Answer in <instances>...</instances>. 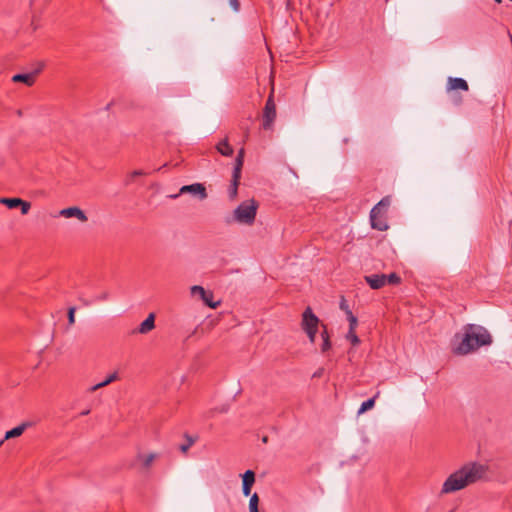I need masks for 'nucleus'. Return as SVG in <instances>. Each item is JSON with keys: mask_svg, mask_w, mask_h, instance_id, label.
<instances>
[{"mask_svg": "<svg viewBox=\"0 0 512 512\" xmlns=\"http://www.w3.org/2000/svg\"><path fill=\"white\" fill-rule=\"evenodd\" d=\"M489 467L479 462H469L448 476L441 494H450L466 488L478 481L486 480Z\"/></svg>", "mask_w": 512, "mask_h": 512, "instance_id": "nucleus-1", "label": "nucleus"}, {"mask_svg": "<svg viewBox=\"0 0 512 512\" xmlns=\"http://www.w3.org/2000/svg\"><path fill=\"white\" fill-rule=\"evenodd\" d=\"M492 342L490 333L482 326L468 324L464 327V335L455 349L459 355L469 354L482 346L489 345Z\"/></svg>", "mask_w": 512, "mask_h": 512, "instance_id": "nucleus-2", "label": "nucleus"}, {"mask_svg": "<svg viewBox=\"0 0 512 512\" xmlns=\"http://www.w3.org/2000/svg\"><path fill=\"white\" fill-rule=\"evenodd\" d=\"M258 202L254 199L243 201L233 211L231 216L226 217V224L238 223L243 225H252L255 222Z\"/></svg>", "mask_w": 512, "mask_h": 512, "instance_id": "nucleus-3", "label": "nucleus"}, {"mask_svg": "<svg viewBox=\"0 0 512 512\" xmlns=\"http://www.w3.org/2000/svg\"><path fill=\"white\" fill-rule=\"evenodd\" d=\"M390 205V199H381L370 211V223L373 229L385 231L388 229L386 213Z\"/></svg>", "mask_w": 512, "mask_h": 512, "instance_id": "nucleus-4", "label": "nucleus"}, {"mask_svg": "<svg viewBox=\"0 0 512 512\" xmlns=\"http://www.w3.org/2000/svg\"><path fill=\"white\" fill-rule=\"evenodd\" d=\"M190 293L193 297H199L203 303L209 308L216 309L220 306V301H214V294L210 290H205L200 285H194L190 288Z\"/></svg>", "mask_w": 512, "mask_h": 512, "instance_id": "nucleus-5", "label": "nucleus"}, {"mask_svg": "<svg viewBox=\"0 0 512 512\" xmlns=\"http://www.w3.org/2000/svg\"><path fill=\"white\" fill-rule=\"evenodd\" d=\"M276 119V105L273 99V91L266 100L265 107L263 110V129L269 130L272 128L273 123Z\"/></svg>", "mask_w": 512, "mask_h": 512, "instance_id": "nucleus-6", "label": "nucleus"}, {"mask_svg": "<svg viewBox=\"0 0 512 512\" xmlns=\"http://www.w3.org/2000/svg\"><path fill=\"white\" fill-rule=\"evenodd\" d=\"M0 203L9 209L20 207L23 215L28 214L31 208V203L24 201L21 198H0Z\"/></svg>", "mask_w": 512, "mask_h": 512, "instance_id": "nucleus-7", "label": "nucleus"}, {"mask_svg": "<svg viewBox=\"0 0 512 512\" xmlns=\"http://www.w3.org/2000/svg\"><path fill=\"white\" fill-rule=\"evenodd\" d=\"M319 319L310 307H307L302 315L303 330H318Z\"/></svg>", "mask_w": 512, "mask_h": 512, "instance_id": "nucleus-8", "label": "nucleus"}, {"mask_svg": "<svg viewBox=\"0 0 512 512\" xmlns=\"http://www.w3.org/2000/svg\"><path fill=\"white\" fill-rule=\"evenodd\" d=\"M190 193L194 196H197L200 200H204L207 198L206 188L201 183H194L191 185L182 186L179 190V194Z\"/></svg>", "mask_w": 512, "mask_h": 512, "instance_id": "nucleus-9", "label": "nucleus"}, {"mask_svg": "<svg viewBox=\"0 0 512 512\" xmlns=\"http://www.w3.org/2000/svg\"><path fill=\"white\" fill-rule=\"evenodd\" d=\"M59 215L65 218L75 217L81 222L88 220L86 214L78 207H68L59 211Z\"/></svg>", "mask_w": 512, "mask_h": 512, "instance_id": "nucleus-10", "label": "nucleus"}, {"mask_svg": "<svg viewBox=\"0 0 512 512\" xmlns=\"http://www.w3.org/2000/svg\"><path fill=\"white\" fill-rule=\"evenodd\" d=\"M42 67L38 68L37 70L31 72V73H23V74H16L12 77V81L14 82H22L26 84L27 86H32L35 83L36 76L41 71Z\"/></svg>", "mask_w": 512, "mask_h": 512, "instance_id": "nucleus-11", "label": "nucleus"}, {"mask_svg": "<svg viewBox=\"0 0 512 512\" xmlns=\"http://www.w3.org/2000/svg\"><path fill=\"white\" fill-rule=\"evenodd\" d=\"M364 279L372 289H380L386 285V275L384 274H372L365 276Z\"/></svg>", "mask_w": 512, "mask_h": 512, "instance_id": "nucleus-12", "label": "nucleus"}, {"mask_svg": "<svg viewBox=\"0 0 512 512\" xmlns=\"http://www.w3.org/2000/svg\"><path fill=\"white\" fill-rule=\"evenodd\" d=\"M155 328V315L150 313L148 317L133 331V333L148 334Z\"/></svg>", "mask_w": 512, "mask_h": 512, "instance_id": "nucleus-13", "label": "nucleus"}, {"mask_svg": "<svg viewBox=\"0 0 512 512\" xmlns=\"http://www.w3.org/2000/svg\"><path fill=\"white\" fill-rule=\"evenodd\" d=\"M463 90L468 91L469 86L466 80L458 77H449L447 81V91Z\"/></svg>", "mask_w": 512, "mask_h": 512, "instance_id": "nucleus-14", "label": "nucleus"}, {"mask_svg": "<svg viewBox=\"0 0 512 512\" xmlns=\"http://www.w3.org/2000/svg\"><path fill=\"white\" fill-rule=\"evenodd\" d=\"M241 173L233 172L231 184L228 188V196L230 200H235L238 195V186L240 184Z\"/></svg>", "mask_w": 512, "mask_h": 512, "instance_id": "nucleus-15", "label": "nucleus"}, {"mask_svg": "<svg viewBox=\"0 0 512 512\" xmlns=\"http://www.w3.org/2000/svg\"><path fill=\"white\" fill-rule=\"evenodd\" d=\"M29 426H30L29 422H24V423L20 424L19 426L14 427L13 429L6 432L4 440H8L11 438L21 436Z\"/></svg>", "mask_w": 512, "mask_h": 512, "instance_id": "nucleus-16", "label": "nucleus"}, {"mask_svg": "<svg viewBox=\"0 0 512 512\" xmlns=\"http://www.w3.org/2000/svg\"><path fill=\"white\" fill-rule=\"evenodd\" d=\"M119 376H118V373L117 372H113L112 374L108 375L105 380H103L102 382L98 383V384H95L93 386H91L88 391L89 392H95L97 391L98 389L100 388H103V387H106L108 386L109 384H111L112 382L118 380Z\"/></svg>", "mask_w": 512, "mask_h": 512, "instance_id": "nucleus-17", "label": "nucleus"}, {"mask_svg": "<svg viewBox=\"0 0 512 512\" xmlns=\"http://www.w3.org/2000/svg\"><path fill=\"white\" fill-rule=\"evenodd\" d=\"M158 454L156 453H149V454H142L139 453L137 455V460H139L142 464V467L145 469H149L152 465V463L157 459Z\"/></svg>", "mask_w": 512, "mask_h": 512, "instance_id": "nucleus-18", "label": "nucleus"}, {"mask_svg": "<svg viewBox=\"0 0 512 512\" xmlns=\"http://www.w3.org/2000/svg\"><path fill=\"white\" fill-rule=\"evenodd\" d=\"M216 148L217 151L223 156H232L234 152L233 148L230 146L227 139L220 141L217 144Z\"/></svg>", "mask_w": 512, "mask_h": 512, "instance_id": "nucleus-19", "label": "nucleus"}, {"mask_svg": "<svg viewBox=\"0 0 512 512\" xmlns=\"http://www.w3.org/2000/svg\"><path fill=\"white\" fill-rule=\"evenodd\" d=\"M322 327H323V330L321 332V338H322L321 351L323 353H325L331 348V342H330V337H329L326 325L322 324Z\"/></svg>", "mask_w": 512, "mask_h": 512, "instance_id": "nucleus-20", "label": "nucleus"}, {"mask_svg": "<svg viewBox=\"0 0 512 512\" xmlns=\"http://www.w3.org/2000/svg\"><path fill=\"white\" fill-rule=\"evenodd\" d=\"M244 153H245L244 148H241L238 152L236 159H235L233 172H237V173L242 172V167H243V163H244Z\"/></svg>", "mask_w": 512, "mask_h": 512, "instance_id": "nucleus-21", "label": "nucleus"}, {"mask_svg": "<svg viewBox=\"0 0 512 512\" xmlns=\"http://www.w3.org/2000/svg\"><path fill=\"white\" fill-rule=\"evenodd\" d=\"M379 396V392L376 393V395L366 401H364L359 410H358V414H362L364 413L365 411L371 409L374 407V404H375V399Z\"/></svg>", "mask_w": 512, "mask_h": 512, "instance_id": "nucleus-22", "label": "nucleus"}, {"mask_svg": "<svg viewBox=\"0 0 512 512\" xmlns=\"http://www.w3.org/2000/svg\"><path fill=\"white\" fill-rule=\"evenodd\" d=\"M242 482H243V486H253V484L255 483V473L254 471L252 470H247L243 475H242Z\"/></svg>", "mask_w": 512, "mask_h": 512, "instance_id": "nucleus-23", "label": "nucleus"}, {"mask_svg": "<svg viewBox=\"0 0 512 512\" xmlns=\"http://www.w3.org/2000/svg\"><path fill=\"white\" fill-rule=\"evenodd\" d=\"M259 497L256 493H254L249 501V511L250 512H259L258 511Z\"/></svg>", "mask_w": 512, "mask_h": 512, "instance_id": "nucleus-24", "label": "nucleus"}, {"mask_svg": "<svg viewBox=\"0 0 512 512\" xmlns=\"http://www.w3.org/2000/svg\"><path fill=\"white\" fill-rule=\"evenodd\" d=\"M346 339L351 342L353 346H356L360 343L359 337L356 335L355 330H349L346 334Z\"/></svg>", "mask_w": 512, "mask_h": 512, "instance_id": "nucleus-25", "label": "nucleus"}, {"mask_svg": "<svg viewBox=\"0 0 512 512\" xmlns=\"http://www.w3.org/2000/svg\"><path fill=\"white\" fill-rule=\"evenodd\" d=\"M347 320L349 321V330H356L358 325L357 317L354 316L352 312H349L347 315Z\"/></svg>", "mask_w": 512, "mask_h": 512, "instance_id": "nucleus-26", "label": "nucleus"}, {"mask_svg": "<svg viewBox=\"0 0 512 512\" xmlns=\"http://www.w3.org/2000/svg\"><path fill=\"white\" fill-rule=\"evenodd\" d=\"M401 282V278L396 273H391L386 276V284L396 285Z\"/></svg>", "mask_w": 512, "mask_h": 512, "instance_id": "nucleus-27", "label": "nucleus"}, {"mask_svg": "<svg viewBox=\"0 0 512 512\" xmlns=\"http://www.w3.org/2000/svg\"><path fill=\"white\" fill-rule=\"evenodd\" d=\"M144 175V172L142 170H134L131 172L127 179V184L132 182L134 178Z\"/></svg>", "mask_w": 512, "mask_h": 512, "instance_id": "nucleus-28", "label": "nucleus"}, {"mask_svg": "<svg viewBox=\"0 0 512 512\" xmlns=\"http://www.w3.org/2000/svg\"><path fill=\"white\" fill-rule=\"evenodd\" d=\"M75 307H70L68 310V322L69 325H73L75 323Z\"/></svg>", "mask_w": 512, "mask_h": 512, "instance_id": "nucleus-29", "label": "nucleus"}, {"mask_svg": "<svg viewBox=\"0 0 512 512\" xmlns=\"http://www.w3.org/2000/svg\"><path fill=\"white\" fill-rule=\"evenodd\" d=\"M193 443H194V441L191 438H188L187 443L182 444L179 447L180 451L183 453H186L189 450V448L193 445Z\"/></svg>", "mask_w": 512, "mask_h": 512, "instance_id": "nucleus-30", "label": "nucleus"}, {"mask_svg": "<svg viewBox=\"0 0 512 512\" xmlns=\"http://www.w3.org/2000/svg\"><path fill=\"white\" fill-rule=\"evenodd\" d=\"M231 8L233 9V11L235 12H239L240 11V8H241V4H240V1L239 0H228Z\"/></svg>", "mask_w": 512, "mask_h": 512, "instance_id": "nucleus-31", "label": "nucleus"}, {"mask_svg": "<svg viewBox=\"0 0 512 512\" xmlns=\"http://www.w3.org/2000/svg\"><path fill=\"white\" fill-rule=\"evenodd\" d=\"M340 309L345 312L346 316L348 315L349 312H352L349 308V305L347 304V301L344 298H342L340 302Z\"/></svg>", "mask_w": 512, "mask_h": 512, "instance_id": "nucleus-32", "label": "nucleus"}, {"mask_svg": "<svg viewBox=\"0 0 512 512\" xmlns=\"http://www.w3.org/2000/svg\"><path fill=\"white\" fill-rule=\"evenodd\" d=\"M309 338V340L314 343L316 338L317 330H304Z\"/></svg>", "mask_w": 512, "mask_h": 512, "instance_id": "nucleus-33", "label": "nucleus"}, {"mask_svg": "<svg viewBox=\"0 0 512 512\" xmlns=\"http://www.w3.org/2000/svg\"><path fill=\"white\" fill-rule=\"evenodd\" d=\"M109 298V293L108 292H103L102 294H100L99 296H97L95 298V301H106L107 299Z\"/></svg>", "mask_w": 512, "mask_h": 512, "instance_id": "nucleus-34", "label": "nucleus"}, {"mask_svg": "<svg viewBox=\"0 0 512 512\" xmlns=\"http://www.w3.org/2000/svg\"><path fill=\"white\" fill-rule=\"evenodd\" d=\"M251 489L252 487L251 486H243L242 487V490H243V494L245 496H249L251 494Z\"/></svg>", "mask_w": 512, "mask_h": 512, "instance_id": "nucleus-35", "label": "nucleus"}, {"mask_svg": "<svg viewBox=\"0 0 512 512\" xmlns=\"http://www.w3.org/2000/svg\"><path fill=\"white\" fill-rule=\"evenodd\" d=\"M461 102H462L461 97H457V98L454 99V103L457 104V105H459Z\"/></svg>", "mask_w": 512, "mask_h": 512, "instance_id": "nucleus-36", "label": "nucleus"}, {"mask_svg": "<svg viewBox=\"0 0 512 512\" xmlns=\"http://www.w3.org/2000/svg\"><path fill=\"white\" fill-rule=\"evenodd\" d=\"M89 413H90V410L88 409V410L82 411L80 415L85 416V415H88Z\"/></svg>", "mask_w": 512, "mask_h": 512, "instance_id": "nucleus-37", "label": "nucleus"}, {"mask_svg": "<svg viewBox=\"0 0 512 512\" xmlns=\"http://www.w3.org/2000/svg\"><path fill=\"white\" fill-rule=\"evenodd\" d=\"M262 441H263L264 443H267V442H268V437H267V436H264V437L262 438Z\"/></svg>", "mask_w": 512, "mask_h": 512, "instance_id": "nucleus-38", "label": "nucleus"}, {"mask_svg": "<svg viewBox=\"0 0 512 512\" xmlns=\"http://www.w3.org/2000/svg\"><path fill=\"white\" fill-rule=\"evenodd\" d=\"M179 194L171 195V198H177Z\"/></svg>", "mask_w": 512, "mask_h": 512, "instance_id": "nucleus-39", "label": "nucleus"}, {"mask_svg": "<svg viewBox=\"0 0 512 512\" xmlns=\"http://www.w3.org/2000/svg\"><path fill=\"white\" fill-rule=\"evenodd\" d=\"M3 442H4V440H1V441H0V446L3 444Z\"/></svg>", "mask_w": 512, "mask_h": 512, "instance_id": "nucleus-40", "label": "nucleus"}, {"mask_svg": "<svg viewBox=\"0 0 512 512\" xmlns=\"http://www.w3.org/2000/svg\"><path fill=\"white\" fill-rule=\"evenodd\" d=\"M497 3H501V0H495Z\"/></svg>", "mask_w": 512, "mask_h": 512, "instance_id": "nucleus-41", "label": "nucleus"}]
</instances>
